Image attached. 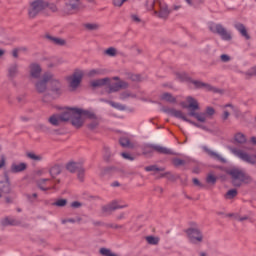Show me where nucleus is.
Wrapping results in <instances>:
<instances>
[{
	"instance_id": "obj_1",
	"label": "nucleus",
	"mask_w": 256,
	"mask_h": 256,
	"mask_svg": "<svg viewBox=\"0 0 256 256\" xmlns=\"http://www.w3.org/2000/svg\"><path fill=\"white\" fill-rule=\"evenodd\" d=\"M180 105L181 107H183V109H189L188 115L183 113V111L177 109H169V115H172V117H176V119H182V121L190 123L195 127H201V125L191 121L189 118H187V116L195 117V119L200 123H205L207 119H211V117L215 115V109H213L212 107H208L205 112H197L199 111V102L197 101V99L191 96L186 97V100L181 102Z\"/></svg>"
},
{
	"instance_id": "obj_2",
	"label": "nucleus",
	"mask_w": 256,
	"mask_h": 256,
	"mask_svg": "<svg viewBox=\"0 0 256 256\" xmlns=\"http://www.w3.org/2000/svg\"><path fill=\"white\" fill-rule=\"evenodd\" d=\"M35 87L38 93H47V91L60 93L61 82H59L53 73L46 72L42 75V78L35 83Z\"/></svg>"
},
{
	"instance_id": "obj_3",
	"label": "nucleus",
	"mask_w": 256,
	"mask_h": 256,
	"mask_svg": "<svg viewBox=\"0 0 256 256\" xmlns=\"http://www.w3.org/2000/svg\"><path fill=\"white\" fill-rule=\"evenodd\" d=\"M60 117L62 121H69L71 119L74 127H83L85 123V117H93L90 111L79 109V108H66Z\"/></svg>"
},
{
	"instance_id": "obj_4",
	"label": "nucleus",
	"mask_w": 256,
	"mask_h": 256,
	"mask_svg": "<svg viewBox=\"0 0 256 256\" xmlns=\"http://www.w3.org/2000/svg\"><path fill=\"white\" fill-rule=\"evenodd\" d=\"M228 175L232 178V182L235 187H241L242 183H249L251 181V177L239 168H232L228 170Z\"/></svg>"
},
{
	"instance_id": "obj_5",
	"label": "nucleus",
	"mask_w": 256,
	"mask_h": 256,
	"mask_svg": "<svg viewBox=\"0 0 256 256\" xmlns=\"http://www.w3.org/2000/svg\"><path fill=\"white\" fill-rule=\"evenodd\" d=\"M150 3H152V9H154V12L160 19H167V17H169L171 10H169L165 2L161 0H151Z\"/></svg>"
},
{
	"instance_id": "obj_6",
	"label": "nucleus",
	"mask_w": 256,
	"mask_h": 256,
	"mask_svg": "<svg viewBox=\"0 0 256 256\" xmlns=\"http://www.w3.org/2000/svg\"><path fill=\"white\" fill-rule=\"evenodd\" d=\"M177 78L179 79V81H190V83H192V85H194V87H196L197 89H205V91H214V93H216L217 91L215 87L209 84H205L197 80H191L189 76H187V73L185 72L178 73Z\"/></svg>"
},
{
	"instance_id": "obj_7",
	"label": "nucleus",
	"mask_w": 256,
	"mask_h": 256,
	"mask_svg": "<svg viewBox=\"0 0 256 256\" xmlns=\"http://www.w3.org/2000/svg\"><path fill=\"white\" fill-rule=\"evenodd\" d=\"M45 9H47V0H34L29 5L28 15L30 19H35V16Z\"/></svg>"
},
{
	"instance_id": "obj_8",
	"label": "nucleus",
	"mask_w": 256,
	"mask_h": 256,
	"mask_svg": "<svg viewBox=\"0 0 256 256\" xmlns=\"http://www.w3.org/2000/svg\"><path fill=\"white\" fill-rule=\"evenodd\" d=\"M153 151H156L157 153H161L162 155H177V153H174L173 150L161 145H146L144 147L143 154L151 155Z\"/></svg>"
},
{
	"instance_id": "obj_9",
	"label": "nucleus",
	"mask_w": 256,
	"mask_h": 256,
	"mask_svg": "<svg viewBox=\"0 0 256 256\" xmlns=\"http://www.w3.org/2000/svg\"><path fill=\"white\" fill-rule=\"evenodd\" d=\"M208 27L212 33L220 35L223 41H231V32L227 31V29H225L223 25L217 23H210Z\"/></svg>"
},
{
	"instance_id": "obj_10",
	"label": "nucleus",
	"mask_w": 256,
	"mask_h": 256,
	"mask_svg": "<svg viewBox=\"0 0 256 256\" xmlns=\"http://www.w3.org/2000/svg\"><path fill=\"white\" fill-rule=\"evenodd\" d=\"M83 80V71L78 70L74 72L71 76L67 78L69 87L72 91H75L79 85H81V81Z\"/></svg>"
},
{
	"instance_id": "obj_11",
	"label": "nucleus",
	"mask_w": 256,
	"mask_h": 256,
	"mask_svg": "<svg viewBox=\"0 0 256 256\" xmlns=\"http://www.w3.org/2000/svg\"><path fill=\"white\" fill-rule=\"evenodd\" d=\"M232 153L236 157H238V159H241L245 163H249L250 165H255L256 163V155H250L246 152H243V150H239L237 148H233Z\"/></svg>"
},
{
	"instance_id": "obj_12",
	"label": "nucleus",
	"mask_w": 256,
	"mask_h": 256,
	"mask_svg": "<svg viewBox=\"0 0 256 256\" xmlns=\"http://www.w3.org/2000/svg\"><path fill=\"white\" fill-rule=\"evenodd\" d=\"M80 5L81 2L79 0H65L64 13L66 15H73V13H77Z\"/></svg>"
},
{
	"instance_id": "obj_13",
	"label": "nucleus",
	"mask_w": 256,
	"mask_h": 256,
	"mask_svg": "<svg viewBox=\"0 0 256 256\" xmlns=\"http://www.w3.org/2000/svg\"><path fill=\"white\" fill-rule=\"evenodd\" d=\"M186 233L191 243H201V241H203V234L198 228H190Z\"/></svg>"
},
{
	"instance_id": "obj_14",
	"label": "nucleus",
	"mask_w": 256,
	"mask_h": 256,
	"mask_svg": "<svg viewBox=\"0 0 256 256\" xmlns=\"http://www.w3.org/2000/svg\"><path fill=\"white\" fill-rule=\"evenodd\" d=\"M59 183V180H51V179H40L38 181V187L42 191H49V189H56L55 184Z\"/></svg>"
},
{
	"instance_id": "obj_15",
	"label": "nucleus",
	"mask_w": 256,
	"mask_h": 256,
	"mask_svg": "<svg viewBox=\"0 0 256 256\" xmlns=\"http://www.w3.org/2000/svg\"><path fill=\"white\" fill-rule=\"evenodd\" d=\"M29 75L32 79H39L41 73H43V68L38 63H31L28 68Z\"/></svg>"
},
{
	"instance_id": "obj_16",
	"label": "nucleus",
	"mask_w": 256,
	"mask_h": 256,
	"mask_svg": "<svg viewBox=\"0 0 256 256\" xmlns=\"http://www.w3.org/2000/svg\"><path fill=\"white\" fill-rule=\"evenodd\" d=\"M11 191V181L9 178H6L5 181L0 182V199L3 197V195H9Z\"/></svg>"
},
{
	"instance_id": "obj_17",
	"label": "nucleus",
	"mask_w": 256,
	"mask_h": 256,
	"mask_svg": "<svg viewBox=\"0 0 256 256\" xmlns=\"http://www.w3.org/2000/svg\"><path fill=\"white\" fill-rule=\"evenodd\" d=\"M129 84L125 81H118L116 83H112L109 88L110 93H115L116 91H120V89H127Z\"/></svg>"
},
{
	"instance_id": "obj_18",
	"label": "nucleus",
	"mask_w": 256,
	"mask_h": 256,
	"mask_svg": "<svg viewBox=\"0 0 256 256\" xmlns=\"http://www.w3.org/2000/svg\"><path fill=\"white\" fill-rule=\"evenodd\" d=\"M27 169V164L22 163H12L10 167L11 173H21Z\"/></svg>"
},
{
	"instance_id": "obj_19",
	"label": "nucleus",
	"mask_w": 256,
	"mask_h": 256,
	"mask_svg": "<svg viewBox=\"0 0 256 256\" xmlns=\"http://www.w3.org/2000/svg\"><path fill=\"white\" fill-rule=\"evenodd\" d=\"M123 207L125 206H121L119 205V202L113 201L112 203L103 206L102 211H104V213H111V211H115V209H123Z\"/></svg>"
},
{
	"instance_id": "obj_20",
	"label": "nucleus",
	"mask_w": 256,
	"mask_h": 256,
	"mask_svg": "<svg viewBox=\"0 0 256 256\" xmlns=\"http://www.w3.org/2000/svg\"><path fill=\"white\" fill-rule=\"evenodd\" d=\"M234 111H235V108L231 104H227L223 106V114H222L223 121H227L229 119V115H231V113H234Z\"/></svg>"
},
{
	"instance_id": "obj_21",
	"label": "nucleus",
	"mask_w": 256,
	"mask_h": 256,
	"mask_svg": "<svg viewBox=\"0 0 256 256\" xmlns=\"http://www.w3.org/2000/svg\"><path fill=\"white\" fill-rule=\"evenodd\" d=\"M90 85L91 87H103L105 85H111V82L109 78H102L91 81Z\"/></svg>"
},
{
	"instance_id": "obj_22",
	"label": "nucleus",
	"mask_w": 256,
	"mask_h": 256,
	"mask_svg": "<svg viewBox=\"0 0 256 256\" xmlns=\"http://www.w3.org/2000/svg\"><path fill=\"white\" fill-rule=\"evenodd\" d=\"M19 73V66L17 64H12L8 67V78L15 79Z\"/></svg>"
},
{
	"instance_id": "obj_23",
	"label": "nucleus",
	"mask_w": 256,
	"mask_h": 256,
	"mask_svg": "<svg viewBox=\"0 0 256 256\" xmlns=\"http://www.w3.org/2000/svg\"><path fill=\"white\" fill-rule=\"evenodd\" d=\"M92 114L91 117L89 116H84V121L85 119H92V121L89 124V129H97L98 125H99V120L95 117V114H93L92 112H90Z\"/></svg>"
},
{
	"instance_id": "obj_24",
	"label": "nucleus",
	"mask_w": 256,
	"mask_h": 256,
	"mask_svg": "<svg viewBox=\"0 0 256 256\" xmlns=\"http://www.w3.org/2000/svg\"><path fill=\"white\" fill-rule=\"evenodd\" d=\"M235 28L237 29V31H239L242 37H244L245 39H250V36L247 33V28H245V25L238 23L235 25Z\"/></svg>"
},
{
	"instance_id": "obj_25",
	"label": "nucleus",
	"mask_w": 256,
	"mask_h": 256,
	"mask_svg": "<svg viewBox=\"0 0 256 256\" xmlns=\"http://www.w3.org/2000/svg\"><path fill=\"white\" fill-rule=\"evenodd\" d=\"M81 167V163L69 162L66 166V169L70 171V173H75L76 171H79Z\"/></svg>"
},
{
	"instance_id": "obj_26",
	"label": "nucleus",
	"mask_w": 256,
	"mask_h": 256,
	"mask_svg": "<svg viewBox=\"0 0 256 256\" xmlns=\"http://www.w3.org/2000/svg\"><path fill=\"white\" fill-rule=\"evenodd\" d=\"M63 119H61L60 114L59 115H53L49 118V123H51V125L57 126V125H61Z\"/></svg>"
},
{
	"instance_id": "obj_27",
	"label": "nucleus",
	"mask_w": 256,
	"mask_h": 256,
	"mask_svg": "<svg viewBox=\"0 0 256 256\" xmlns=\"http://www.w3.org/2000/svg\"><path fill=\"white\" fill-rule=\"evenodd\" d=\"M1 225L3 227H7L9 225H17V222L11 217H5L1 220Z\"/></svg>"
},
{
	"instance_id": "obj_28",
	"label": "nucleus",
	"mask_w": 256,
	"mask_h": 256,
	"mask_svg": "<svg viewBox=\"0 0 256 256\" xmlns=\"http://www.w3.org/2000/svg\"><path fill=\"white\" fill-rule=\"evenodd\" d=\"M161 99L162 101H167L168 103H175V101H177V99L173 95L167 92L161 95Z\"/></svg>"
},
{
	"instance_id": "obj_29",
	"label": "nucleus",
	"mask_w": 256,
	"mask_h": 256,
	"mask_svg": "<svg viewBox=\"0 0 256 256\" xmlns=\"http://www.w3.org/2000/svg\"><path fill=\"white\" fill-rule=\"evenodd\" d=\"M27 157H28V159H31L32 161H36V162L43 161V155L36 154L34 152L27 153Z\"/></svg>"
},
{
	"instance_id": "obj_30",
	"label": "nucleus",
	"mask_w": 256,
	"mask_h": 256,
	"mask_svg": "<svg viewBox=\"0 0 256 256\" xmlns=\"http://www.w3.org/2000/svg\"><path fill=\"white\" fill-rule=\"evenodd\" d=\"M234 141L241 145L247 141V138L245 137V135L243 133L238 132L234 136Z\"/></svg>"
},
{
	"instance_id": "obj_31",
	"label": "nucleus",
	"mask_w": 256,
	"mask_h": 256,
	"mask_svg": "<svg viewBox=\"0 0 256 256\" xmlns=\"http://www.w3.org/2000/svg\"><path fill=\"white\" fill-rule=\"evenodd\" d=\"M208 155H210V157H213V159H216L217 161H221V163H225V158H223L215 151L208 150Z\"/></svg>"
},
{
	"instance_id": "obj_32",
	"label": "nucleus",
	"mask_w": 256,
	"mask_h": 256,
	"mask_svg": "<svg viewBox=\"0 0 256 256\" xmlns=\"http://www.w3.org/2000/svg\"><path fill=\"white\" fill-rule=\"evenodd\" d=\"M99 253L102 256H119L116 253H114L113 251H111V249H109V248H101L99 250Z\"/></svg>"
},
{
	"instance_id": "obj_33",
	"label": "nucleus",
	"mask_w": 256,
	"mask_h": 256,
	"mask_svg": "<svg viewBox=\"0 0 256 256\" xmlns=\"http://www.w3.org/2000/svg\"><path fill=\"white\" fill-rule=\"evenodd\" d=\"M105 73L104 69L97 68V69H92L88 72V77H95V75H103Z\"/></svg>"
},
{
	"instance_id": "obj_34",
	"label": "nucleus",
	"mask_w": 256,
	"mask_h": 256,
	"mask_svg": "<svg viewBox=\"0 0 256 256\" xmlns=\"http://www.w3.org/2000/svg\"><path fill=\"white\" fill-rule=\"evenodd\" d=\"M48 39H49V41L54 43V45H65V40H63L61 38H57L54 36H48Z\"/></svg>"
},
{
	"instance_id": "obj_35",
	"label": "nucleus",
	"mask_w": 256,
	"mask_h": 256,
	"mask_svg": "<svg viewBox=\"0 0 256 256\" xmlns=\"http://www.w3.org/2000/svg\"><path fill=\"white\" fill-rule=\"evenodd\" d=\"M146 241L149 245H159V237H155V236H147L146 237Z\"/></svg>"
},
{
	"instance_id": "obj_36",
	"label": "nucleus",
	"mask_w": 256,
	"mask_h": 256,
	"mask_svg": "<svg viewBox=\"0 0 256 256\" xmlns=\"http://www.w3.org/2000/svg\"><path fill=\"white\" fill-rule=\"evenodd\" d=\"M61 173V167L59 165H55L50 169L51 177H57Z\"/></svg>"
},
{
	"instance_id": "obj_37",
	"label": "nucleus",
	"mask_w": 256,
	"mask_h": 256,
	"mask_svg": "<svg viewBox=\"0 0 256 256\" xmlns=\"http://www.w3.org/2000/svg\"><path fill=\"white\" fill-rule=\"evenodd\" d=\"M120 145H121L122 147H129V148L133 147V144H131V142L129 141V139H128V138H125V137H122V138L120 139Z\"/></svg>"
},
{
	"instance_id": "obj_38",
	"label": "nucleus",
	"mask_w": 256,
	"mask_h": 256,
	"mask_svg": "<svg viewBox=\"0 0 256 256\" xmlns=\"http://www.w3.org/2000/svg\"><path fill=\"white\" fill-rule=\"evenodd\" d=\"M234 197H237L236 189H231L226 193V199H233Z\"/></svg>"
},
{
	"instance_id": "obj_39",
	"label": "nucleus",
	"mask_w": 256,
	"mask_h": 256,
	"mask_svg": "<svg viewBox=\"0 0 256 256\" xmlns=\"http://www.w3.org/2000/svg\"><path fill=\"white\" fill-rule=\"evenodd\" d=\"M173 163L176 167H181V165H185V163H187V159L183 160V159L175 158L173 160Z\"/></svg>"
},
{
	"instance_id": "obj_40",
	"label": "nucleus",
	"mask_w": 256,
	"mask_h": 256,
	"mask_svg": "<svg viewBox=\"0 0 256 256\" xmlns=\"http://www.w3.org/2000/svg\"><path fill=\"white\" fill-rule=\"evenodd\" d=\"M25 197L30 201V203H35V201H37V193L25 194Z\"/></svg>"
},
{
	"instance_id": "obj_41",
	"label": "nucleus",
	"mask_w": 256,
	"mask_h": 256,
	"mask_svg": "<svg viewBox=\"0 0 256 256\" xmlns=\"http://www.w3.org/2000/svg\"><path fill=\"white\" fill-rule=\"evenodd\" d=\"M105 54L108 55L109 57H115V55H117V49H115V48H108L105 51Z\"/></svg>"
},
{
	"instance_id": "obj_42",
	"label": "nucleus",
	"mask_w": 256,
	"mask_h": 256,
	"mask_svg": "<svg viewBox=\"0 0 256 256\" xmlns=\"http://www.w3.org/2000/svg\"><path fill=\"white\" fill-rule=\"evenodd\" d=\"M56 207H65L67 205V200L65 199H59L56 202L53 203Z\"/></svg>"
},
{
	"instance_id": "obj_43",
	"label": "nucleus",
	"mask_w": 256,
	"mask_h": 256,
	"mask_svg": "<svg viewBox=\"0 0 256 256\" xmlns=\"http://www.w3.org/2000/svg\"><path fill=\"white\" fill-rule=\"evenodd\" d=\"M46 9L55 13V11H57V5H55V3H50L49 1H47Z\"/></svg>"
},
{
	"instance_id": "obj_44",
	"label": "nucleus",
	"mask_w": 256,
	"mask_h": 256,
	"mask_svg": "<svg viewBox=\"0 0 256 256\" xmlns=\"http://www.w3.org/2000/svg\"><path fill=\"white\" fill-rule=\"evenodd\" d=\"M145 171H163V168H159L156 165L147 166Z\"/></svg>"
},
{
	"instance_id": "obj_45",
	"label": "nucleus",
	"mask_w": 256,
	"mask_h": 256,
	"mask_svg": "<svg viewBox=\"0 0 256 256\" xmlns=\"http://www.w3.org/2000/svg\"><path fill=\"white\" fill-rule=\"evenodd\" d=\"M78 179L79 181L85 179V169H83V166L78 170Z\"/></svg>"
},
{
	"instance_id": "obj_46",
	"label": "nucleus",
	"mask_w": 256,
	"mask_h": 256,
	"mask_svg": "<svg viewBox=\"0 0 256 256\" xmlns=\"http://www.w3.org/2000/svg\"><path fill=\"white\" fill-rule=\"evenodd\" d=\"M7 165V158H5V155L0 156V169H3Z\"/></svg>"
},
{
	"instance_id": "obj_47",
	"label": "nucleus",
	"mask_w": 256,
	"mask_h": 256,
	"mask_svg": "<svg viewBox=\"0 0 256 256\" xmlns=\"http://www.w3.org/2000/svg\"><path fill=\"white\" fill-rule=\"evenodd\" d=\"M207 183H215L216 181H217V178L215 177V175H213V174H209L208 176H207Z\"/></svg>"
},
{
	"instance_id": "obj_48",
	"label": "nucleus",
	"mask_w": 256,
	"mask_h": 256,
	"mask_svg": "<svg viewBox=\"0 0 256 256\" xmlns=\"http://www.w3.org/2000/svg\"><path fill=\"white\" fill-rule=\"evenodd\" d=\"M121 156L123 157V159H127L128 161H133L135 158H133V156H131V154L127 153V152H123L121 154Z\"/></svg>"
},
{
	"instance_id": "obj_49",
	"label": "nucleus",
	"mask_w": 256,
	"mask_h": 256,
	"mask_svg": "<svg viewBox=\"0 0 256 256\" xmlns=\"http://www.w3.org/2000/svg\"><path fill=\"white\" fill-rule=\"evenodd\" d=\"M109 104L111 105V107H114V109H119L120 111H123V106H121V104L119 103H115V102H109Z\"/></svg>"
},
{
	"instance_id": "obj_50",
	"label": "nucleus",
	"mask_w": 256,
	"mask_h": 256,
	"mask_svg": "<svg viewBox=\"0 0 256 256\" xmlns=\"http://www.w3.org/2000/svg\"><path fill=\"white\" fill-rule=\"evenodd\" d=\"M131 19L134 23H141V18H139V16H137V14H132Z\"/></svg>"
},
{
	"instance_id": "obj_51",
	"label": "nucleus",
	"mask_w": 256,
	"mask_h": 256,
	"mask_svg": "<svg viewBox=\"0 0 256 256\" xmlns=\"http://www.w3.org/2000/svg\"><path fill=\"white\" fill-rule=\"evenodd\" d=\"M127 0H113L115 7H121Z\"/></svg>"
},
{
	"instance_id": "obj_52",
	"label": "nucleus",
	"mask_w": 256,
	"mask_h": 256,
	"mask_svg": "<svg viewBox=\"0 0 256 256\" xmlns=\"http://www.w3.org/2000/svg\"><path fill=\"white\" fill-rule=\"evenodd\" d=\"M220 59H221V61H223L224 63H227V61H230L231 58L229 57V55L223 54V55H221Z\"/></svg>"
},
{
	"instance_id": "obj_53",
	"label": "nucleus",
	"mask_w": 256,
	"mask_h": 256,
	"mask_svg": "<svg viewBox=\"0 0 256 256\" xmlns=\"http://www.w3.org/2000/svg\"><path fill=\"white\" fill-rule=\"evenodd\" d=\"M80 206H81V204L79 202H77V201L71 203V207H73L74 209H77Z\"/></svg>"
},
{
	"instance_id": "obj_54",
	"label": "nucleus",
	"mask_w": 256,
	"mask_h": 256,
	"mask_svg": "<svg viewBox=\"0 0 256 256\" xmlns=\"http://www.w3.org/2000/svg\"><path fill=\"white\" fill-rule=\"evenodd\" d=\"M86 28L90 29V30H93V29L97 28V25L96 24H86Z\"/></svg>"
},
{
	"instance_id": "obj_55",
	"label": "nucleus",
	"mask_w": 256,
	"mask_h": 256,
	"mask_svg": "<svg viewBox=\"0 0 256 256\" xmlns=\"http://www.w3.org/2000/svg\"><path fill=\"white\" fill-rule=\"evenodd\" d=\"M127 97H131V94L124 93V94L121 95V99H127Z\"/></svg>"
},
{
	"instance_id": "obj_56",
	"label": "nucleus",
	"mask_w": 256,
	"mask_h": 256,
	"mask_svg": "<svg viewBox=\"0 0 256 256\" xmlns=\"http://www.w3.org/2000/svg\"><path fill=\"white\" fill-rule=\"evenodd\" d=\"M18 53H19V50L14 49L13 52H12L13 57H18Z\"/></svg>"
},
{
	"instance_id": "obj_57",
	"label": "nucleus",
	"mask_w": 256,
	"mask_h": 256,
	"mask_svg": "<svg viewBox=\"0 0 256 256\" xmlns=\"http://www.w3.org/2000/svg\"><path fill=\"white\" fill-rule=\"evenodd\" d=\"M193 183H194V185H197V186L201 185V183L199 182V179H197V178L193 179Z\"/></svg>"
},
{
	"instance_id": "obj_58",
	"label": "nucleus",
	"mask_w": 256,
	"mask_h": 256,
	"mask_svg": "<svg viewBox=\"0 0 256 256\" xmlns=\"http://www.w3.org/2000/svg\"><path fill=\"white\" fill-rule=\"evenodd\" d=\"M185 2H186L187 5H189L190 7H193V0H185Z\"/></svg>"
},
{
	"instance_id": "obj_59",
	"label": "nucleus",
	"mask_w": 256,
	"mask_h": 256,
	"mask_svg": "<svg viewBox=\"0 0 256 256\" xmlns=\"http://www.w3.org/2000/svg\"><path fill=\"white\" fill-rule=\"evenodd\" d=\"M63 223H75V220L67 219V220H63Z\"/></svg>"
},
{
	"instance_id": "obj_60",
	"label": "nucleus",
	"mask_w": 256,
	"mask_h": 256,
	"mask_svg": "<svg viewBox=\"0 0 256 256\" xmlns=\"http://www.w3.org/2000/svg\"><path fill=\"white\" fill-rule=\"evenodd\" d=\"M251 143H253V145H256V137L251 138Z\"/></svg>"
},
{
	"instance_id": "obj_61",
	"label": "nucleus",
	"mask_w": 256,
	"mask_h": 256,
	"mask_svg": "<svg viewBox=\"0 0 256 256\" xmlns=\"http://www.w3.org/2000/svg\"><path fill=\"white\" fill-rule=\"evenodd\" d=\"M3 55H5V50L0 49V57H3Z\"/></svg>"
},
{
	"instance_id": "obj_62",
	"label": "nucleus",
	"mask_w": 256,
	"mask_h": 256,
	"mask_svg": "<svg viewBox=\"0 0 256 256\" xmlns=\"http://www.w3.org/2000/svg\"><path fill=\"white\" fill-rule=\"evenodd\" d=\"M251 73L252 75H256V67L252 68Z\"/></svg>"
},
{
	"instance_id": "obj_63",
	"label": "nucleus",
	"mask_w": 256,
	"mask_h": 256,
	"mask_svg": "<svg viewBox=\"0 0 256 256\" xmlns=\"http://www.w3.org/2000/svg\"><path fill=\"white\" fill-rule=\"evenodd\" d=\"M112 187H119V182H114V183L112 184Z\"/></svg>"
},
{
	"instance_id": "obj_64",
	"label": "nucleus",
	"mask_w": 256,
	"mask_h": 256,
	"mask_svg": "<svg viewBox=\"0 0 256 256\" xmlns=\"http://www.w3.org/2000/svg\"><path fill=\"white\" fill-rule=\"evenodd\" d=\"M135 78H132L133 79V81H140V78H139V76H134Z\"/></svg>"
}]
</instances>
